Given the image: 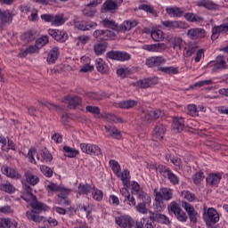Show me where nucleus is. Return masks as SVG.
I'll return each mask as SVG.
<instances>
[{
    "instance_id": "43",
    "label": "nucleus",
    "mask_w": 228,
    "mask_h": 228,
    "mask_svg": "<svg viewBox=\"0 0 228 228\" xmlns=\"http://www.w3.org/2000/svg\"><path fill=\"white\" fill-rule=\"evenodd\" d=\"M36 38L35 32L33 30H28L22 34L21 40L25 42V44H29L33 42Z\"/></svg>"
},
{
    "instance_id": "50",
    "label": "nucleus",
    "mask_w": 228,
    "mask_h": 228,
    "mask_svg": "<svg viewBox=\"0 0 228 228\" xmlns=\"http://www.w3.org/2000/svg\"><path fill=\"white\" fill-rule=\"evenodd\" d=\"M159 70L165 74H179V68L177 67H159Z\"/></svg>"
},
{
    "instance_id": "14",
    "label": "nucleus",
    "mask_w": 228,
    "mask_h": 228,
    "mask_svg": "<svg viewBox=\"0 0 228 228\" xmlns=\"http://www.w3.org/2000/svg\"><path fill=\"white\" fill-rule=\"evenodd\" d=\"M62 102L68 104L69 110H76L77 106L81 105V98L79 96H65Z\"/></svg>"
},
{
    "instance_id": "10",
    "label": "nucleus",
    "mask_w": 228,
    "mask_h": 228,
    "mask_svg": "<svg viewBox=\"0 0 228 228\" xmlns=\"http://www.w3.org/2000/svg\"><path fill=\"white\" fill-rule=\"evenodd\" d=\"M150 220H151L153 224L157 223L164 225H170V219L168 216L158 211L151 212Z\"/></svg>"
},
{
    "instance_id": "47",
    "label": "nucleus",
    "mask_w": 228,
    "mask_h": 228,
    "mask_svg": "<svg viewBox=\"0 0 228 228\" xmlns=\"http://www.w3.org/2000/svg\"><path fill=\"white\" fill-rule=\"evenodd\" d=\"M1 191H5V193H13L15 191V187L10 182L0 184Z\"/></svg>"
},
{
    "instance_id": "44",
    "label": "nucleus",
    "mask_w": 228,
    "mask_h": 228,
    "mask_svg": "<svg viewBox=\"0 0 228 228\" xmlns=\"http://www.w3.org/2000/svg\"><path fill=\"white\" fill-rule=\"evenodd\" d=\"M161 47H165V44L146 45L143 46V49L150 53H156L161 51Z\"/></svg>"
},
{
    "instance_id": "6",
    "label": "nucleus",
    "mask_w": 228,
    "mask_h": 228,
    "mask_svg": "<svg viewBox=\"0 0 228 228\" xmlns=\"http://www.w3.org/2000/svg\"><path fill=\"white\" fill-rule=\"evenodd\" d=\"M158 83H159V78H158V77H151L132 83V86H136L137 88H152V86H156Z\"/></svg>"
},
{
    "instance_id": "62",
    "label": "nucleus",
    "mask_w": 228,
    "mask_h": 228,
    "mask_svg": "<svg viewBox=\"0 0 228 228\" xmlns=\"http://www.w3.org/2000/svg\"><path fill=\"white\" fill-rule=\"evenodd\" d=\"M0 213H3L4 215H13L15 210L13 208H12V206L4 205V207H0Z\"/></svg>"
},
{
    "instance_id": "54",
    "label": "nucleus",
    "mask_w": 228,
    "mask_h": 228,
    "mask_svg": "<svg viewBox=\"0 0 228 228\" xmlns=\"http://www.w3.org/2000/svg\"><path fill=\"white\" fill-rule=\"evenodd\" d=\"M103 195L104 194L102 193V191L99 189H95V187L93 188L92 197L94 200H97L98 202H101V200H102Z\"/></svg>"
},
{
    "instance_id": "29",
    "label": "nucleus",
    "mask_w": 228,
    "mask_h": 228,
    "mask_svg": "<svg viewBox=\"0 0 228 228\" xmlns=\"http://www.w3.org/2000/svg\"><path fill=\"white\" fill-rule=\"evenodd\" d=\"M151 37L154 42H163L165 40V32L161 29L155 28L151 30Z\"/></svg>"
},
{
    "instance_id": "18",
    "label": "nucleus",
    "mask_w": 228,
    "mask_h": 228,
    "mask_svg": "<svg viewBox=\"0 0 228 228\" xmlns=\"http://www.w3.org/2000/svg\"><path fill=\"white\" fill-rule=\"evenodd\" d=\"M13 20V13L9 10L0 9V22L2 26H6V24H12Z\"/></svg>"
},
{
    "instance_id": "46",
    "label": "nucleus",
    "mask_w": 228,
    "mask_h": 228,
    "mask_svg": "<svg viewBox=\"0 0 228 228\" xmlns=\"http://www.w3.org/2000/svg\"><path fill=\"white\" fill-rule=\"evenodd\" d=\"M67 22V19L63 17V14L53 15V21L52 26H63Z\"/></svg>"
},
{
    "instance_id": "63",
    "label": "nucleus",
    "mask_w": 228,
    "mask_h": 228,
    "mask_svg": "<svg viewBox=\"0 0 228 228\" xmlns=\"http://www.w3.org/2000/svg\"><path fill=\"white\" fill-rule=\"evenodd\" d=\"M205 177L206 175L202 172L196 173L192 177L194 184H200Z\"/></svg>"
},
{
    "instance_id": "12",
    "label": "nucleus",
    "mask_w": 228,
    "mask_h": 228,
    "mask_svg": "<svg viewBox=\"0 0 228 228\" xmlns=\"http://www.w3.org/2000/svg\"><path fill=\"white\" fill-rule=\"evenodd\" d=\"M165 133H167V126L163 124H158L153 128L152 138L156 142H161L165 138Z\"/></svg>"
},
{
    "instance_id": "59",
    "label": "nucleus",
    "mask_w": 228,
    "mask_h": 228,
    "mask_svg": "<svg viewBox=\"0 0 228 228\" xmlns=\"http://www.w3.org/2000/svg\"><path fill=\"white\" fill-rule=\"evenodd\" d=\"M139 10H143V12H147V13H151V15H156V10L152 5L142 4L139 6Z\"/></svg>"
},
{
    "instance_id": "48",
    "label": "nucleus",
    "mask_w": 228,
    "mask_h": 228,
    "mask_svg": "<svg viewBox=\"0 0 228 228\" xmlns=\"http://www.w3.org/2000/svg\"><path fill=\"white\" fill-rule=\"evenodd\" d=\"M209 85H213V79L196 82L194 85L190 86V89L195 90V88H202V86H208Z\"/></svg>"
},
{
    "instance_id": "5",
    "label": "nucleus",
    "mask_w": 228,
    "mask_h": 228,
    "mask_svg": "<svg viewBox=\"0 0 228 228\" xmlns=\"http://www.w3.org/2000/svg\"><path fill=\"white\" fill-rule=\"evenodd\" d=\"M203 219L207 225H212L220 222V214L214 208H209L204 211Z\"/></svg>"
},
{
    "instance_id": "11",
    "label": "nucleus",
    "mask_w": 228,
    "mask_h": 228,
    "mask_svg": "<svg viewBox=\"0 0 228 228\" xmlns=\"http://www.w3.org/2000/svg\"><path fill=\"white\" fill-rule=\"evenodd\" d=\"M116 224L121 228H133L134 219L129 216H121L116 217Z\"/></svg>"
},
{
    "instance_id": "42",
    "label": "nucleus",
    "mask_w": 228,
    "mask_h": 228,
    "mask_svg": "<svg viewBox=\"0 0 228 228\" xmlns=\"http://www.w3.org/2000/svg\"><path fill=\"white\" fill-rule=\"evenodd\" d=\"M120 178L124 186L129 188V184H131V176L129 175V170L124 169L120 175Z\"/></svg>"
},
{
    "instance_id": "60",
    "label": "nucleus",
    "mask_w": 228,
    "mask_h": 228,
    "mask_svg": "<svg viewBox=\"0 0 228 228\" xmlns=\"http://www.w3.org/2000/svg\"><path fill=\"white\" fill-rule=\"evenodd\" d=\"M171 163L175 167V170H182L183 168V160L179 157H173L171 159Z\"/></svg>"
},
{
    "instance_id": "45",
    "label": "nucleus",
    "mask_w": 228,
    "mask_h": 228,
    "mask_svg": "<svg viewBox=\"0 0 228 228\" xmlns=\"http://www.w3.org/2000/svg\"><path fill=\"white\" fill-rule=\"evenodd\" d=\"M63 151H64V155L67 158H76V156H77V154H79V151L70 148L69 146H64Z\"/></svg>"
},
{
    "instance_id": "22",
    "label": "nucleus",
    "mask_w": 228,
    "mask_h": 228,
    "mask_svg": "<svg viewBox=\"0 0 228 228\" xmlns=\"http://www.w3.org/2000/svg\"><path fill=\"white\" fill-rule=\"evenodd\" d=\"M184 129V118L183 117H175L173 118L172 131L173 133H181Z\"/></svg>"
},
{
    "instance_id": "36",
    "label": "nucleus",
    "mask_w": 228,
    "mask_h": 228,
    "mask_svg": "<svg viewBox=\"0 0 228 228\" xmlns=\"http://www.w3.org/2000/svg\"><path fill=\"white\" fill-rule=\"evenodd\" d=\"M94 49L96 56H101L106 53V49H108V44H106V42L98 43L94 45Z\"/></svg>"
},
{
    "instance_id": "4",
    "label": "nucleus",
    "mask_w": 228,
    "mask_h": 228,
    "mask_svg": "<svg viewBox=\"0 0 228 228\" xmlns=\"http://www.w3.org/2000/svg\"><path fill=\"white\" fill-rule=\"evenodd\" d=\"M161 28L162 29H167V31L186 29V28H188V23L181 20H162Z\"/></svg>"
},
{
    "instance_id": "3",
    "label": "nucleus",
    "mask_w": 228,
    "mask_h": 228,
    "mask_svg": "<svg viewBox=\"0 0 228 228\" xmlns=\"http://www.w3.org/2000/svg\"><path fill=\"white\" fill-rule=\"evenodd\" d=\"M156 170L157 172H159V174H161L163 177H166L167 179H168L171 184H174V185L179 184V176L174 174V172H172V170H170L169 167H167L163 165H159L157 167Z\"/></svg>"
},
{
    "instance_id": "24",
    "label": "nucleus",
    "mask_w": 228,
    "mask_h": 228,
    "mask_svg": "<svg viewBox=\"0 0 228 228\" xmlns=\"http://www.w3.org/2000/svg\"><path fill=\"white\" fill-rule=\"evenodd\" d=\"M2 172L4 175H6L7 177H10L11 179H20L21 177L20 174H19L18 171H16L13 168H10L6 166H4L2 167Z\"/></svg>"
},
{
    "instance_id": "31",
    "label": "nucleus",
    "mask_w": 228,
    "mask_h": 228,
    "mask_svg": "<svg viewBox=\"0 0 228 228\" xmlns=\"http://www.w3.org/2000/svg\"><path fill=\"white\" fill-rule=\"evenodd\" d=\"M184 19L188 20V22H194L195 24H199L200 22H204V18L201 16H199V14L187 12L184 15Z\"/></svg>"
},
{
    "instance_id": "41",
    "label": "nucleus",
    "mask_w": 228,
    "mask_h": 228,
    "mask_svg": "<svg viewBox=\"0 0 228 228\" xmlns=\"http://www.w3.org/2000/svg\"><path fill=\"white\" fill-rule=\"evenodd\" d=\"M167 12L170 17H183L184 15V12L178 7H170L167 9Z\"/></svg>"
},
{
    "instance_id": "61",
    "label": "nucleus",
    "mask_w": 228,
    "mask_h": 228,
    "mask_svg": "<svg viewBox=\"0 0 228 228\" xmlns=\"http://www.w3.org/2000/svg\"><path fill=\"white\" fill-rule=\"evenodd\" d=\"M102 25L104 28H110V29H115V28H117V23H115V20H110L108 18L103 19Z\"/></svg>"
},
{
    "instance_id": "7",
    "label": "nucleus",
    "mask_w": 228,
    "mask_h": 228,
    "mask_svg": "<svg viewBox=\"0 0 228 228\" xmlns=\"http://www.w3.org/2000/svg\"><path fill=\"white\" fill-rule=\"evenodd\" d=\"M124 1L122 0H106L102 5V12L106 13L110 12V13H115L118 8L122 5Z\"/></svg>"
},
{
    "instance_id": "1",
    "label": "nucleus",
    "mask_w": 228,
    "mask_h": 228,
    "mask_svg": "<svg viewBox=\"0 0 228 228\" xmlns=\"http://www.w3.org/2000/svg\"><path fill=\"white\" fill-rule=\"evenodd\" d=\"M23 190L25 195L30 199V208H32L31 211L26 212V216L28 220H32L33 222H42L44 220V216L38 215L39 213H42V211H47V207L45 204L38 201L37 200V197L33 195L31 191L33 190L31 189V186L28 184H23Z\"/></svg>"
},
{
    "instance_id": "56",
    "label": "nucleus",
    "mask_w": 228,
    "mask_h": 228,
    "mask_svg": "<svg viewBox=\"0 0 228 228\" xmlns=\"http://www.w3.org/2000/svg\"><path fill=\"white\" fill-rule=\"evenodd\" d=\"M187 113L191 115V117H197L199 115V110L197 109V105L189 104L187 106Z\"/></svg>"
},
{
    "instance_id": "19",
    "label": "nucleus",
    "mask_w": 228,
    "mask_h": 228,
    "mask_svg": "<svg viewBox=\"0 0 228 228\" xmlns=\"http://www.w3.org/2000/svg\"><path fill=\"white\" fill-rule=\"evenodd\" d=\"M163 115L164 113L160 110H151L145 112L143 118L146 122H151V120H156Z\"/></svg>"
},
{
    "instance_id": "58",
    "label": "nucleus",
    "mask_w": 228,
    "mask_h": 228,
    "mask_svg": "<svg viewBox=\"0 0 228 228\" xmlns=\"http://www.w3.org/2000/svg\"><path fill=\"white\" fill-rule=\"evenodd\" d=\"M101 154H102L101 148L96 144L91 143V150L89 151V156H101Z\"/></svg>"
},
{
    "instance_id": "35",
    "label": "nucleus",
    "mask_w": 228,
    "mask_h": 228,
    "mask_svg": "<svg viewBox=\"0 0 228 228\" xmlns=\"http://www.w3.org/2000/svg\"><path fill=\"white\" fill-rule=\"evenodd\" d=\"M107 58H131V55L122 51H110L107 53Z\"/></svg>"
},
{
    "instance_id": "37",
    "label": "nucleus",
    "mask_w": 228,
    "mask_h": 228,
    "mask_svg": "<svg viewBox=\"0 0 228 228\" xmlns=\"http://www.w3.org/2000/svg\"><path fill=\"white\" fill-rule=\"evenodd\" d=\"M105 130L110 136H112V138H120L122 136L120 130L114 126H105Z\"/></svg>"
},
{
    "instance_id": "2",
    "label": "nucleus",
    "mask_w": 228,
    "mask_h": 228,
    "mask_svg": "<svg viewBox=\"0 0 228 228\" xmlns=\"http://www.w3.org/2000/svg\"><path fill=\"white\" fill-rule=\"evenodd\" d=\"M49 44V37L48 36H42L36 41L35 45H30L27 49L22 50L19 56L20 58H26L28 54H35L36 53H38L44 45H47Z\"/></svg>"
},
{
    "instance_id": "55",
    "label": "nucleus",
    "mask_w": 228,
    "mask_h": 228,
    "mask_svg": "<svg viewBox=\"0 0 228 228\" xmlns=\"http://www.w3.org/2000/svg\"><path fill=\"white\" fill-rule=\"evenodd\" d=\"M143 200H142V203H140L136 206V209L139 213H142V215H147L149 210L147 209V208H145V204H147V202H151V200H147V198H146V199H143Z\"/></svg>"
},
{
    "instance_id": "40",
    "label": "nucleus",
    "mask_w": 228,
    "mask_h": 228,
    "mask_svg": "<svg viewBox=\"0 0 228 228\" xmlns=\"http://www.w3.org/2000/svg\"><path fill=\"white\" fill-rule=\"evenodd\" d=\"M165 61V59L151 58L146 60V65L148 67H159V65H163Z\"/></svg>"
},
{
    "instance_id": "13",
    "label": "nucleus",
    "mask_w": 228,
    "mask_h": 228,
    "mask_svg": "<svg viewBox=\"0 0 228 228\" xmlns=\"http://www.w3.org/2000/svg\"><path fill=\"white\" fill-rule=\"evenodd\" d=\"M187 37L191 40H198V38H206V30L204 28H194L187 32Z\"/></svg>"
},
{
    "instance_id": "32",
    "label": "nucleus",
    "mask_w": 228,
    "mask_h": 228,
    "mask_svg": "<svg viewBox=\"0 0 228 228\" xmlns=\"http://www.w3.org/2000/svg\"><path fill=\"white\" fill-rule=\"evenodd\" d=\"M195 53H197V46L193 44H188L183 48V56L185 58H191Z\"/></svg>"
},
{
    "instance_id": "53",
    "label": "nucleus",
    "mask_w": 228,
    "mask_h": 228,
    "mask_svg": "<svg viewBox=\"0 0 228 228\" xmlns=\"http://www.w3.org/2000/svg\"><path fill=\"white\" fill-rule=\"evenodd\" d=\"M35 156L37 158V159H40V157H38L37 155V149L35 148H31L29 151H28V153L27 155V157L28 158V161L30 163H34V165L37 164V160L35 159Z\"/></svg>"
},
{
    "instance_id": "49",
    "label": "nucleus",
    "mask_w": 228,
    "mask_h": 228,
    "mask_svg": "<svg viewBox=\"0 0 228 228\" xmlns=\"http://www.w3.org/2000/svg\"><path fill=\"white\" fill-rule=\"evenodd\" d=\"M153 206L158 212H161L165 209V203L163 202L162 198L157 196V194L155 196V203Z\"/></svg>"
},
{
    "instance_id": "25",
    "label": "nucleus",
    "mask_w": 228,
    "mask_h": 228,
    "mask_svg": "<svg viewBox=\"0 0 228 228\" xmlns=\"http://www.w3.org/2000/svg\"><path fill=\"white\" fill-rule=\"evenodd\" d=\"M24 177L30 186H37L38 183H40V178L37 176V175H33V173L27 171L24 173Z\"/></svg>"
},
{
    "instance_id": "33",
    "label": "nucleus",
    "mask_w": 228,
    "mask_h": 228,
    "mask_svg": "<svg viewBox=\"0 0 228 228\" xmlns=\"http://www.w3.org/2000/svg\"><path fill=\"white\" fill-rule=\"evenodd\" d=\"M183 38H181L180 37H172L171 38H169V44L171 47H173V49H175V51L183 47Z\"/></svg>"
},
{
    "instance_id": "51",
    "label": "nucleus",
    "mask_w": 228,
    "mask_h": 228,
    "mask_svg": "<svg viewBox=\"0 0 228 228\" xmlns=\"http://www.w3.org/2000/svg\"><path fill=\"white\" fill-rule=\"evenodd\" d=\"M83 13L86 17H94L95 13H97V10L94 6H92L89 4L86 5V7L84 9Z\"/></svg>"
},
{
    "instance_id": "21",
    "label": "nucleus",
    "mask_w": 228,
    "mask_h": 228,
    "mask_svg": "<svg viewBox=\"0 0 228 228\" xmlns=\"http://www.w3.org/2000/svg\"><path fill=\"white\" fill-rule=\"evenodd\" d=\"M138 26V20H125L122 24L118 27V31L121 33H126V31H131L133 28H136Z\"/></svg>"
},
{
    "instance_id": "27",
    "label": "nucleus",
    "mask_w": 228,
    "mask_h": 228,
    "mask_svg": "<svg viewBox=\"0 0 228 228\" xmlns=\"http://www.w3.org/2000/svg\"><path fill=\"white\" fill-rule=\"evenodd\" d=\"M100 117L106 122H118L119 124L122 122H126V120H123L122 118L117 117L114 114L102 113Z\"/></svg>"
},
{
    "instance_id": "15",
    "label": "nucleus",
    "mask_w": 228,
    "mask_h": 228,
    "mask_svg": "<svg viewBox=\"0 0 228 228\" xmlns=\"http://www.w3.org/2000/svg\"><path fill=\"white\" fill-rule=\"evenodd\" d=\"M75 28L80 31H90L97 28V22L94 21H77L75 22Z\"/></svg>"
},
{
    "instance_id": "26",
    "label": "nucleus",
    "mask_w": 228,
    "mask_h": 228,
    "mask_svg": "<svg viewBox=\"0 0 228 228\" xmlns=\"http://www.w3.org/2000/svg\"><path fill=\"white\" fill-rule=\"evenodd\" d=\"M96 69L98 72H101V74H108L110 71V68L108 67V64L102 58L96 59Z\"/></svg>"
},
{
    "instance_id": "57",
    "label": "nucleus",
    "mask_w": 228,
    "mask_h": 228,
    "mask_svg": "<svg viewBox=\"0 0 228 228\" xmlns=\"http://www.w3.org/2000/svg\"><path fill=\"white\" fill-rule=\"evenodd\" d=\"M41 157L43 161H46V163L53 161V155H51V152H49L47 149H44L41 151Z\"/></svg>"
},
{
    "instance_id": "8",
    "label": "nucleus",
    "mask_w": 228,
    "mask_h": 228,
    "mask_svg": "<svg viewBox=\"0 0 228 228\" xmlns=\"http://www.w3.org/2000/svg\"><path fill=\"white\" fill-rule=\"evenodd\" d=\"M94 38L106 42L108 40H113L115 38V32L113 30L97 29L93 33Z\"/></svg>"
},
{
    "instance_id": "52",
    "label": "nucleus",
    "mask_w": 228,
    "mask_h": 228,
    "mask_svg": "<svg viewBox=\"0 0 228 228\" xmlns=\"http://www.w3.org/2000/svg\"><path fill=\"white\" fill-rule=\"evenodd\" d=\"M198 6L206 8L207 10H215V4L209 0H201L198 2Z\"/></svg>"
},
{
    "instance_id": "64",
    "label": "nucleus",
    "mask_w": 228,
    "mask_h": 228,
    "mask_svg": "<svg viewBox=\"0 0 228 228\" xmlns=\"http://www.w3.org/2000/svg\"><path fill=\"white\" fill-rule=\"evenodd\" d=\"M88 99H91V101H102L104 97H106L104 94H97V93H89L87 94Z\"/></svg>"
},
{
    "instance_id": "17",
    "label": "nucleus",
    "mask_w": 228,
    "mask_h": 228,
    "mask_svg": "<svg viewBox=\"0 0 228 228\" xmlns=\"http://www.w3.org/2000/svg\"><path fill=\"white\" fill-rule=\"evenodd\" d=\"M222 33H227V28L225 23L221 25H216L212 28V35H211V40L215 42V40H218L220 37V35Z\"/></svg>"
},
{
    "instance_id": "34",
    "label": "nucleus",
    "mask_w": 228,
    "mask_h": 228,
    "mask_svg": "<svg viewBox=\"0 0 228 228\" xmlns=\"http://www.w3.org/2000/svg\"><path fill=\"white\" fill-rule=\"evenodd\" d=\"M46 190L48 193H54L55 191H61V193L69 194L70 190L69 189H61L56 183H50L46 186Z\"/></svg>"
},
{
    "instance_id": "9",
    "label": "nucleus",
    "mask_w": 228,
    "mask_h": 228,
    "mask_svg": "<svg viewBox=\"0 0 228 228\" xmlns=\"http://www.w3.org/2000/svg\"><path fill=\"white\" fill-rule=\"evenodd\" d=\"M48 35H50V37H53L54 40H56L57 42H61V44L69 40V35L65 30L49 28Z\"/></svg>"
},
{
    "instance_id": "30",
    "label": "nucleus",
    "mask_w": 228,
    "mask_h": 228,
    "mask_svg": "<svg viewBox=\"0 0 228 228\" xmlns=\"http://www.w3.org/2000/svg\"><path fill=\"white\" fill-rule=\"evenodd\" d=\"M19 224L15 220H11L10 218H1L0 219V228H17Z\"/></svg>"
},
{
    "instance_id": "16",
    "label": "nucleus",
    "mask_w": 228,
    "mask_h": 228,
    "mask_svg": "<svg viewBox=\"0 0 228 228\" xmlns=\"http://www.w3.org/2000/svg\"><path fill=\"white\" fill-rule=\"evenodd\" d=\"M156 195L163 200H172L174 199V190L168 187H162L159 191H156Z\"/></svg>"
},
{
    "instance_id": "28",
    "label": "nucleus",
    "mask_w": 228,
    "mask_h": 228,
    "mask_svg": "<svg viewBox=\"0 0 228 228\" xmlns=\"http://www.w3.org/2000/svg\"><path fill=\"white\" fill-rule=\"evenodd\" d=\"M207 183L209 184V186H216L220 181H222V175L218 174H209L207 178Z\"/></svg>"
},
{
    "instance_id": "23",
    "label": "nucleus",
    "mask_w": 228,
    "mask_h": 228,
    "mask_svg": "<svg viewBox=\"0 0 228 228\" xmlns=\"http://www.w3.org/2000/svg\"><path fill=\"white\" fill-rule=\"evenodd\" d=\"M132 193L134 195L137 194L138 195V199H140L143 202H145V200H143V199H147L148 202H149V200H151V197H149L147 195V193L140 191V184L138 183H136V182H134L132 183Z\"/></svg>"
},
{
    "instance_id": "38",
    "label": "nucleus",
    "mask_w": 228,
    "mask_h": 228,
    "mask_svg": "<svg viewBox=\"0 0 228 228\" xmlns=\"http://www.w3.org/2000/svg\"><path fill=\"white\" fill-rule=\"evenodd\" d=\"M138 105V102L134 100H126L120 102L118 104V107L121 108V110H131V108H134V106Z\"/></svg>"
},
{
    "instance_id": "20",
    "label": "nucleus",
    "mask_w": 228,
    "mask_h": 228,
    "mask_svg": "<svg viewBox=\"0 0 228 228\" xmlns=\"http://www.w3.org/2000/svg\"><path fill=\"white\" fill-rule=\"evenodd\" d=\"M210 67L213 68V72H218V70H224V69H227V61L223 58H217L215 61H210Z\"/></svg>"
},
{
    "instance_id": "39",
    "label": "nucleus",
    "mask_w": 228,
    "mask_h": 228,
    "mask_svg": "<svg viewBox=\"0 0 228 228\" xmlns=\"http://www.w3.org/2000/svg\"><path fill=\"white\" fill-rule=\"evenodd\" d=\"M94 188V185H90L88 183H80L78 186V193L79 195H88V193H90Z\"/></svg>"
}]
</instances>
